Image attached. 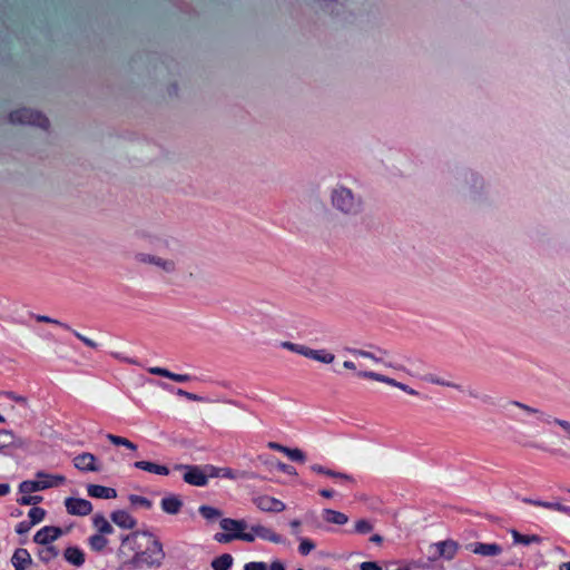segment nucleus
Listing matches in <instances>:
<instances>
[{
  "label": "nucleus",
  "instance_id": "ea45409f",
  "mask_svg": "<svg viewBox=\"0 0 570 570\" xmlns=\"http://www.w3.org/2000/svg\"><path fill=\"white\" fill-rule=\"evenodd\" d=\"M28 517L32 525L41 522L46 517V510L39 507H33L29 510Z\"/></svg>",
  "mask_w": 570,
  "mask_h": 570
},
{
  "label": "nucleus",
  "instance_id": "dca6fc26",
  "mask_svg": "<svg viewBox=\"0 0 570 570\" xmlns=\"http://www.w3.org/2000/svg\"><path fill=\"white\" fill-rule=\"evenodd\" d=\"M87 493L91 498L96 499H115L117 498V491L114 488H108L98 484H88Z\"/></svg>",
  "mask_w": 570,
  "mask_h": 570
},
{
  "label": "nucleus",
  "instance_id": "58836bf2",
  "mask_svg": "<svg viewBox=\"0 0 570 570\" xmlns=\"http://www.w3.org/2000/svg\"><path fill=\"white\" fill-rule=\"evenodd\" d=\"M284 454L292 461L294 462H305L306 460V455L305 453L301 450V449H297V448H288L287 450H284Z\"/></svg>",
  "mask_w": 570,
  "mask_h": 570
},
{
  "label": "nucleus",
  "instance_id": "052dcab7",
  "mask_svg": "<svg viewBox=\"0 0 570 570\" xmlns=\"http://www.w3.org/2000/svg\"><path fill=\"white\" fill-rule=\"evenodd\" d=\"M333 479H338V480L347 481V482H354V479L352 475L343 473V472H337V471H335V475H333Z\"/></svg>",
  "mask_w": 570,
  "mask_h": 570
},
{
  "label": "nucleus",
  "instance_id": "cd10ccee",
  "mask_svg": "<svg viewBox=\"0 0 570 570\" xmlns=\"http://www.w3.org/2000/svg\"><path fill=\"white\" fill-rule=\"evenodd\" d=\"M137 537H138L137 532L121 537V546L117 552V557L119 559H125L127 557V554L125 552L126 547H128L130 550H135V543H136Z\"/></svg>",
  "mask_w": 570,
  "mask_h": 570
},
{
  "label": "nucleus",
  "instance_id": "5701e85b",
  "mask_svg": "<svg viewBox=\"0 0 570 570\" xmlns=\"http://www.w3.org/2000/svg\"><path fill=\"white\" fill-rule=\"evenodd\" d=\"M305 357L312 358L324 364H331L335 360V355L333 353L326 350H313L311 347H307Z\"/></svg>",
  "mask_w": 570,
  "mask_h": 570
},
{
  "label": "nucleus",
  "instance_id": "13d9d810",
  "mask_svg": "<svg viewBox=\"0 0 570 570\" xmlns=\"http://www.w3.org/2000/svg\"><path fill=\"white\" fill-rule=\"evenodd\" d=\"M360 570H382V567L374 561H364L360 564Z\"/></svg>",
  "mask_w": 570,
  "mask_h": 570
},
{
  "label": "nucleus",
  "instance_id": "e433bc0d",
  "mask_svg": "<svg viewBox=\"0 0 570 570\" xmlns=\"http://www.w3.org/2000/svg\"><path fill=\"white\" fill-rule=\"evenodd\" d=\"M106 436L114 445H117V446L121 445V446H125L132 451L137 450V445L126 438L118 436L115 434H107Z\"/></svg>",
  "mask_w": 570,
  "mask_h": 570
},
{
  "label": "nucleus",
  "instance_id": "2eb2a0df",
  "mask_svg": "<svg viewBox=\"0 0 570 570\" xmlns=\"http://www.w3.org/2000/svg\"><path fill=\"white\" fill-rule=\"evenodd\" d=\"M111 521L118 527L131 530L137 525V521L125 510H116L110 514Z\"/></svg>",
  "mask_w": 570,
  "mask_h": 570
},
{
  "label": "nucleus",
  "instance_id": "9d476101",
  "mask_svg": "<svg viewBox=\"0 0 570 570\" xmlns=\"http://www.w3.org/2000/svg\"><path fill=\"white\" fill-rule=\"evenodd\" d=\"M73 465L76 469L83 472H100L101 465L97 464V459L89 452L78 454L73 459Z\"/></svg>",
  "mask_w": 570,
  "mask_h": 570
},
{
  "label": "nucleus",
  "instance_id": "69168bd1",
  "mask_svg": "<svg viewBox=\"0 0 570 570\" xmlns=\"http://www.w3.org/2000/svg\"><path fill=\"white\" fill-rule=\"evenodd\" d=\"M320 495L325 498V499H332L335 494V492L333 490H330V489H322L318 491Z\"/></svg>",
  "mask_w": 570,
  "mask_h": 570
},
{
  "label": "nucleus",
  "instance_id": "c756f323",
  "mask_svg": "<svg viewBox=\"0 0 570 570\" xmlns=\"http://www.w3.org/2000/svg\"><path fill=\"white\" fill-rule=\"evenodd\" d=\"M94 525L98 529L99 534H110L114 532L112 525L102 514H96L92 518Z\"/></svg>",
  "mask_w": 570,
  "mask_h": 570
},
{
  "label": "nucleus",
  "instance_id": "2f4dec72",
  "mask_svg": "<svg viewBox=\"0 0 570 570\" xmlns=\"http://www.w3.org/2000/svg\"><path fill=\"white\" fill-rule=\"evenodd\" d=\"M373 529H374V524L372 521H370L367 519H358L355 522L353 530H350L347 532L365 535V534L371 533L373 531Z\"/></svg>",
  "mask_w": 570,
  "mask_h": 570
},
{
  "label": "nucleus",
  "instance_id": "c03bdc74",
  "mask_svg": "<svg viewBox=\"0 0 570 570\" xmlns=\"http://www.w3.org/2000/svg\"><path fill=\"white\" fill-rule=\"evenodd\" d=\"M465 391L472 399L480 400L485 404L492 403V397L490 395L481 394L476 389L468 387Z\"/></svg>",
  "mask_w": 570,
  "mask_h": 570
},
{
  "label": "nucleus",
  "instance_id": "6e6552de",
  "mask_svg": "<svg viewBox=\"0 0 570 570\" xmlns=\"http://www.w3.org/2000/svg\"><path fill=\"white\" fill-rule=\"evenodd\" d=\"M65 507L69 514L85 517L91 513L92 504L90 501L80 498H67Z\"/></svg>",
  "mask_w": 570,
  "mask_h": 570
},
{
  "label": "nucleus",
  "instance_id": "774afa93",
  "mask_svg": "<svg viewBox=\"0 0 570 570\" xmlns=\"http://www.w3.org/2000/svg\"><path fill=\"white\" fill-rule=\"evenodd\" d=\"M269 570H286L285 566L281 561H273L269 566Z\"/></svg>",
  "mask_w": 570,
  "mask_h": 570
},
{
  "label": "nucleus",
  "instance_id": "a18cd8bd",
  "mask_svg": "<svg viewBox=\"0 0 570 570\" xmlns=\"http://www.w3.org/2000/svg\"><path fill=\"white\" fill-rule=\"evenodd\" d=\"M38 322H42V323H50V324H55V325H59L61 327H63L65 330L67 331H71V327L66 324V323H62L56 318H51L49 316H46V315H32Z\"/></svg>",
  "mask_w": 570,
  "mask_h": 570
},
{
  "label": "nucleus",
  "instance_id": "c9c22d12",
  "mask_svg": "<svg viewBox=\"0 0 570 570\" xmlns=\"http://www.w3.org/2000/svg\"><path fill=\"white\" fill-rule=\"evenodd\" d=\"M38 556L41 561L48 563L50 560L57 558L59 556V550L55 546H46L43 549L39 550Z\"/></svg>",
  "mask_w": 570,
  "mask_h": 570
},
{
  "label": "nucleus",
  "instance_id": "412c9836",
  "mask_svg": "<svg viewBox=\"0 0 570 570\" xmlns=\"http://www.w3.org/2000/svg\"><path fill=\"white\" fill-rule=\"evenodd\" d=\"M134 466L136 469L146 471L149 473H155L158 475H168L169 474V469L166 465L157 464V463H154L150 461H136L134 463Z\"/></svg>",
  "mask_w": 570,
  "mask_h": 570
},
{
  "label": "nucleus",
  "instance_id": "4468645a",
  "mask_svg": "<svg viewBox=\"0 0 570 570\" xmlns=\"http://www.w3.org/2000/svg\"><path fill=\"white\" fill-rule=\"evenodd\" d=\"M436 550V558L452 560L458 551V543L453 540L440 541L433 546Z\"/></svg>",
  "mask_w": 570,
  "mask_h": 570
},
{
  "label": "nucleus",
  "instance_id": "de8ad7c7",
  "mask_svg": "<svg viewBox=\"0 0 570 570\" xmlns=\"http://www.w3.org/2000/svg\"><path fill=\"white\" fill-rule=\"evenodd\" d=\"M42 501L40 495H23L17 500L21 505H36Z\"/></svg>",
  "mask_w": 570,
  "mask_h": 570
},
{
  "label": "nucleus",
  "instance_id": "3c124183",
  "mask_svg": "<svg viewBox=\"0 0 570 570\" xmlns=\"http://www.w3.org/2000/svg\"><path fill=\"white\" fill-rule=\"evenodd\" d=\"M148 372L150 374L167 377L169 380H171V376H173V372L168 371L167 368L158 367V366L149 367Z\"/></svg>",
  "mask_w": 570,
  "mask_h": 570
},
{
  "label": "nucleus",
  "instance_id": "6e6d98bb",
  "mask_svg": "<svg viewBox=\"0 0 570 570\" xmlns=\"http://www.w3.org/2000/svg\"><path fill=\"white\" fill-rule=\"evenodd\" d=\"M71 332L73 333V335L80 340L85 345H87L88 347H91V348H96L98 345L96 342H94L92 340L83 336L82 334H80L79 332L75 331V330H71Z\"/></svg>",
  "mask_w": 570,
  "mask_h": 570
},
{
  "label": "nucleus",
  "instance_id": "f257e3e1",
  "mask_svg": "<svg viewBox=\"0 0 570 570\" xmlns=\"http://www.w3.org/2000/svg\"><path fill=\"white\" fill-rule=\"evenodd\" d=\"M452 186L464 198L482 203L488 198V188L484 178L470 168H455L451 173Z\"/></svg>",
  "mask_w": 570,
  "mask_h": 570
},
{
  "label": "nucleus",
  "instance_id": "8fccbe9b",
  "mask_svg": "<svg viewBox=\"0 0 570 570\" xmlns=\"http://www.w3.org/2000/svg\"><path fill=\"white\" fill-rule=\"evenodd\" d=\"M1 393V396H6L17 403H20L22 405H27V399L22 395H18L16 394L14 392L12 391H2L0 392Z\"/></svg>",
  "mask_w": 570,
  "mask_h": 570
},
{
  "label": "nucleus",
  "instance_id": "0eeeda50",
  "mask_svg": "<svg viewBox=\"0 0 570 570\" xmlns=\"http://www.w3.org/2000/svg\"><path fill=\"white\" fill-rule=\"evenodd\" d=\"M511 404L517 406V407H519V409H521V410H523V411H525L529 414H539L540 415V420L546 422V423L553 422L554 424L559 425L566 433H568L569 439H570V421L562 420V419H553V420H551L550 416L544 415L539 409L529 406V405H527L524 403H521L519 401H512Z\"/></svg>",
  "mask_w": 570,
  "mask_h": 570
},
{
  "label": "nucleus",
  "instance_id": "a878e982",
  "mask_svg": "<svg viewBox=\"0 0 570 570\" xmlns=\"http://www.w3.org/2000/svg\"><path fill=\"white\" fill-rule=\"evenodd\" d=\"M206 471L209 474V478H226V479H236V472L229 468H217L210 464L206 465Z\"/></svg>",
  "mask_w": 570,
  "mask_h": 570
},
{
  "label": "nucleus",
  "instance_id": "680f3d73",
  "mask_svg": "<svg viewBox=\"0 0 570 570\" xmlns=\"http://www.w3.org/2000/svg\"><path fill=\"white\" fill-rule=\"evenodd\" d=\"M311 471L315 472V473H318V474H324L327 472V468L321 465V464H312L309 466Z\"/></svg>",
  "mask_w": 570,
  "mask_h": 570
},
{
  "label": "nucleus",
  "instance_id": "7c9ffc66",
  "mask_svg": "<svg viewBox=\"0 0 570 570\" xmlns=\"http://www.w3.org/2000/svg\"><path fill=\"white\" fill-rule=\"evenodd\" d=\"M233 557L229 553H224L212 561L213 570H229L233 566Z\"/></svg>",
  "mask_w": 570,
  "mask_h": 570
},
{
  "label": "nucleus",
  "instance_id": "b1692460",
  "mask_svg": "<svg viewBox=\"0 0 570 570\" xmlns=\"http://www.w3.org/2000/svg\"><path fill=\"white\" fill-rule=\"evenodd\" d=\"M322 517L326 522L337 525H343L348 521V517L345 513L333 509H324L322 511Z\"/></svg>",
  "mask_w": 570,
  "mask_h": 570
},
{
  "label": "nucleus",
  "instance_id": "a19ab883",
  "mask_svg": "<svg viewBox=\"0 0 570 570\" xmlns=\"http://www.w3.org/2000/svg\"><path fill=\"white\" fill-rule=\"evenodd\" d=\"M298 540V552L302 556H307L315 549V543L311 539L299 537Z\"/></svg>",
  "mask_w": 570,
  "mask_h": 570
},
{
  "label": "nucleus",
  "instance_id": "7ed1b4c3",
  "mask_svg": "<svg viewBox=\"0 0 570 570\" xmlns=\"http://www.w3.org/2000/svg\"><path fill=\"white\" fill-rule=\"evenodd\" d=\"M165 559L163 544L159 540L154 539L151 544L145 551L135 552L130 560H124L120 569L135 570L141 568L144 564L147 567H160Z\"/></svg>",
  "mask_w": 570,
  "mask_h": 570
},
{
  "label": "nucleus",
  "instance_id": "c85d7f7f",
  "mask_svg": "<svg viewBox=\"0 0 570 570\" xmlns=\"http://www.w3.org/2000/svg\"><path fill=\"white\" fill-rule=\"evenodd\" d=\"M154 266L160 268L166 274H174L177 271V264L174 259L163 258L157 255L154 261Z\"/></svg>",
  "mask_w": 570,
  "mask_h": 570
},
{
  "label": "nucleus",
  "instance_id": "393cba45",
  "mask_svg": "<svg viewBox=\"0 0 570 570\" xmlns=\"http://www.w3.org/2000/svg\"><path fill=\"white\" fill-rule=\"evenodd\" d=\"M357 375L363 379H370V380H374L377 382L386 383V384L395 386L397 389H399V385L401 384V382H397L394 379H391L386 375L379 374V373H375L372 371H360V372H357Z\"/></svg>",
  "mask_w": 570,
  "mask_h": 570
},
{
  "label": "nucleus",
  "instance_id": "423d86ee",
  "mask_svg": "<svg viewBox=\"0 0 570 570\" xmlns=\"http://www.w3.org/2000/svg\"><path fill=\"white\" fill-rule=\"evenodd\" d=\"M209 474L206 471V465H190L187 472L184 473V481L190 485L205 487L208 483Z\"/></svg>",
  "mask_w": 570,
  "mask_h": 570
},
{
  "label": "nucleus",
  "instance_id": "f3484780",
  "mask_svg": "<svg viewBox=\"0 0 570 570\" xmlns=\"http://www.w3.org/2000/svg\"><path fill=\"white\" fill-rule=\"evenodd\" d=\"M11 563L17 570L23 569L32 564V558L29 551L24 548H18L14 550L11 557Z\"/></svg>",
  "mask_w": 570,
  "mask_h": 570
},
{
  "label": "nucleus",
  "instance_id": "72a5a7b5",
  "mask_svg": "<svg viewBox=\"0 0 570 570\" xmlns=\"http://www.w3.org/2000/svg\"><path fill=\"white\" fill-rule=\"evenodd\" d=\"M198 512L207 521H215L218 518H220L223 514V512L219 509L210 507V505H200L198 508Z\"/></svg>",
  "mask_w": 570,
  "mask_h": 570
},
{
  "label": "nucleus",
  "instance_id": "79ce46f5",
  "mask_svg": "<svg viewBox=\"0 0 570 570\" xmlns=\"http://www.w3.org/2000/svg\"><path fill=\"white\" fill-rule=\"evenodd\" d=\"M281 346L283 348H285V350H288L291 352L297 353V354L303 355V356H305L307 347H308V346L301 345V344H295V343H292V342H288V341L282 342Z\"/></svg>",
  "mask_w": 570,
  "mask_h": 570
},
{
  "label": "nucleus",
  "instance_id": "338daca9",
  "mask_svg": "<svg viewBox=\"0 0 570 570\" xmlns=\"http://www.w3.org/2000/svg\"><path fill=\"white\" fill-rule=\"evenodd\" d=\"M560 504L559 502H549V501H546L544 504H543V508L546 509H550V510H556V511H559L560 509Z\"/></svg>",
  "mask_w": 570,
  "mask_h": 570
},
{
  "label": "nucleus",
  "instance_id": "09e8293b",
  "mask_svg": "<svg viewBox=\"0 0 570 570\" xmlns=\"http://www.w3.org/2000/svg\"><path fill=\"white\" fill-rule=\"evenodd\" d=\"M347 351L350 353H352L353 355H356V356H361V357H365V358H371L375 362H381V358L375 356V354L368 352V351H365V350H358V348H347Z\"/></svg>",
  "mask_w": 570,
  "mask_h": 570
},
{
  "label": "nucleus",
  "instance_id": "aec40b11",
  "mask_svg": "<svg viewBox=\"0 0 570 570\" xmlns=\"http://www.w3.org/2000/svg\"><path fill=\"white\" fill-rule=\"evenodd\" d=\"M219 525L224 531H226V533L245 532V530L248 528V524L245 520H236L230 518L222 519Z\"/></svg>",
  "mask_w": 570,
  "mask_h": 570
},
{
  "label": "nucleus",
  "instance_id": "4d7b16f0",
  "mask_svg": "<svg viewBox=\"0 0 570 570\" xmlns=\"http://www.w3.org/2000/svg\"><path fill=\"white\" fill-rule=\"evenodd\" d=\"M244 570H267V566L265 562H248L245 564Z\"/></svg>",
  "mask_w": 570,
  "mask_h": 570
},
{
  "label": "nucleus",
  "instance_id": "bf43d9fd",
  "mask_svg": "<svg viewBox=\"0 0 570 570\" xmlns=\"http://www.w3.org/2000/svg\"><path fill=\"white\" fill-rule=\"evenodd\" d=\"M171 380L178 383H185L191 380L189 374H176L173 373Z\"/></svg>",
  "mask_w": 570,
  "mask_h": 570
},
{
  "label": "nucleus",
  "instance_id": "e2e57ef3",
  "mask_svg": "<svg viewBox=\"0 0 570 570\" xmlns=\"http://www.w3.org/2000/svg\"><path fill=\"white\" fill-rule=\"evenodd\" d=\"M522 502H524L527 504H532V505H535V507H542L543 508V504H544L546 501L533 500V499H530V498H523Z\"/></svg>",
  "mask_w": 570,
  "mask_h": 570
},
{
  "label": "nucleus",
  "instance_id": "39448f33",
  "mask_svg": "<svg viewBox=\"0 0 570 570\" xmlns=\"http://www.w3.org/2000/svg\"><path fill=\"white\" fill-rule=\"evenodd\" d=\"M36 476L38 479H53V483H39L38 480H26L19 484V492L28 494L49 488L59 487L66 482V478L63 475H51L43 471L37 472Z\"/></svg>",
  "mask_w": 570,
  "mask_h": 570
},
{
  "label": "nucleus",
  "instance_id": "37998d69",
  "mask_svg": "<svg viewBox=\"0 0 570 570\" xmlns=\"http://www.w3.org/2000/svg\"><path fill=\"white\" fill-rule=\"evenodd\" d=\"M128 499H129L130 503L134 505H140L145 509H151V507H153V502L145 497H140L137 494H130L128 497Z\"/></svg>",
  "mask_w": 570,
  "mask_h": 570
},
{
  "label": "nucleus",
  "instance_id": "a211bd4d",
  "mask_svg": "<svg viewBox=\"0 0 570 570\" xmlns=\"http://www.w3.org/2000/svg\"><path fill=\"white\" fill-rule=\"evenodd\" d=\"M214 540L219 543H229L233 540H243L245 542H254V534L245 532H218L214 535Z\"/></svg>",
  "mask_w": 570,
  "mask_h": 570
},
{
  "label": "nucleus",
  "instance_id": "bb28decb",
  "mask_svg": "<svg viewBox=\"0 0 570 570\" xmlns=\"http://www.w3.org/2000/svg\"><path fill=\"white\" fill-rule=\"evenodd\" d=\"M511 534L513 538V542L517 544L529 546L531 543H540L542 541V538L538 534L525 535V534H521L520 532H518L514 529L511 530Z\"/></svg>",
  "mask_w": 570,
  "mask_h": 570
},
{
  "label": "nucleus",
  "instance_id": "f8f14e48",
  "mask_svg": "<svg viewBox=\"0 0 570 570\" xmlns=\"http://www.w3.org/2000/svg\"><path fill=\"white\" fill-rule=\"evenodd\" d=\"M248 528L250 529V531L248 533L254 534V539L256 537H258L263 540H267V541H271L273 543H278V544L285 543V541H286L284 537L274 532L271 528H267V527H264L261 524H253Z\"/></svg>",
  "mask_w": 570,
  "mask_h": 570
},
{
  "label": "nucleus",
  "instance_id": "1a4fd4ad",
  "mask_svg": "<svg viewBox=\"0 0 570 570\" xmlns=\"http://www.w3.org/2000/svg\"><path fill=\"white\" fill-rule=\"evenodd\" d=\"M63 534V530L55 525H46L37 531L33 535V541L37 544L49 546Z\"/></svg>",
  "mask_w": 570,
  "mask_h": 570
},
{
  "label": "nucleus",
  "instance_id": "f704fd0d",
  "mask_svg": "<svg viewBox=\"0 0 570 570\" xmlns=\"http://www.w3.org/2000/svg\"><path fill=\"white\" fill-rule=\"evenodd\" d=\"M426 382L429 383H432V384H436V385H441V386H446V387H453V389H456L459 391H463L462 386L459 385V384H455L453 382H450V381H445L434 374H428L423 377Z\"/></svg>",
  "mask_w": 570,
  "mask_h": 570
},
{
  "label": "nucleus",
  "instance_id": "ddd939ff",
  "mask_svg": "<svg viewBox=\"0 0 570 570\" xmlns=\"http://www.w3.org/2000/svg\"><path fill=\"white\" fill-rule=\"evenodd\" d=\"M468 549L483 557H495L499 556L503 549L498 543H483V542H473L468 546Z\"/></svg>",
  "mask_w": 570,
  "mask_h": 570
},
{
  "label": "nucleus",
  "instance_id": "603ef678",
  "mask_svg": "<svg viewBox=\"0 0 570 570\" xmlns=\"http://www.w3.org/2000/svg\"><path fill=\"white\" fill-rule=\"evenodd\" d=\"M176 394L179 395V396H184L186 397L187 400L189 401H195V402H202L204 401V397L197 395V394H194V393H190V392H187L185 390H181V389H178L176 391Z\"/></svg>",
  "mask_w": 570,
  "mask_h": 570
},
{
  "label": "nucleus",
  "instance_id": "473e14b6",
  "mask_svg": "<svg viewBox=\"0 0 570 570\" xmlns=\"http://www.w3.org/2000/svg\"><path fill=\"white\" fill-rule=\"evenodd\" d=\"M88 543L91 550L100 552L107 547L108 539H106L104 534L96 533L89 537Z\"/></svg>",
  "mask_w": 570,
  "mask_h": 570
},
{
  "label": "nucleus",
  "instance_id": "4c0bfd02",
  "mask_svg": "<svg viewBox=\"0 0 570 570\" xmlns=\"http://www.w3.org/2000/svg\"><path fill=\"white\" fill-rule=\"evenodd\" d=\"M14 443V434L10 430H0V451L7 449Z\"/></svg>",
  "mask_w": 570,
  "mask_h": 570
},
{
  "label": "nucleus",
  "instance_id": "9b49d317",
  "mask_svg": "<svg viewBox=\"0 0 570 570\" xmlns=\"http://www.w3.org/2000/svg\"><path fill=\"white\" fill-rule=\"evenodd\" d=\"M255 505L264 512H282L286 505L281 500L269 495H259L254 499Z\"/></svg>",
  "mask_w": 570,
  "mask_h": 570
},
{
  "label": "nucleus",
  "instance_id": "0e129e2a",
  "mask_svg": "<svg viewBox=\"0 0 570 570\" xmlns=\"http://www.w3.org/2000/svg\"><path fill=\"white\" fill-rule=\"evenodd\" d=\"M399 389L404 391L405 393H407L410 395H417L419 394L417 391L413 390L412 387H410L409 385L403 384V383H401L399 385Z\"/></svg>",
  "mask_w": 570,
  "mask_h": 570
},
{
  "label": "nucleus",
  "instance_id": "20e7f679",
  "mask_svg": "<svg viewBox=\"0 0 570 570\" xmlns=\"http://www.w3.org/2000/svg\"><path fill=\"white\" fill-rule=\"evenodd\" d=\"M9 121L11 124L32 125L41 129H47L50 124L43 114L29 108H21L10 112Z\"/></svg>",
  "mask_w": 570,
  "mask_h": 570
},
{
  "label": "nucleus",
  "instance_id": "49530a36",
  "mask_svg": "<svg viewBox=\"0 0 570 570\" xmlns=\"http://www.w3.org/2000/svg\"><path fill=\"white\" fill-rule=\"evenodd\" d=\"M155 257H156V255L142 253V252L136 253L134 255L135 262H137L139 264H149V265H154Z\"/></svg>",
  "mask_w": 570,
  "mask_h": 570
},
{
  "label": "nucleus",
  "instance_id": "5fc2aeb1",
  "mask_svg": "<svg viewBox=\"0 0 570 570\" xmlns=\"http://www.w3.org/2000/svg\"><path fill=\"white\" fill-rule=\"evenodd\" d=\"M32 523L30 521H21L17 524L16 527V532L18 534H26L30 531V529L32 528Z\"/></svg>",
  "mask_w": 570,
  "mask_h": 570
},
{
  "label": "nucleus",
  "instance_id": "4be33fe9",
  "mask_svg": "<svg viewBox=\"0 0 570 570\" xmlns=\"http://www.w3.org/2000/svg\"><path fill=\"white\" fill-rule=\"evenodd\" d=\"M63 557L67 562L75 567H81L85 563V553L78 547H68L63 552Z\"/></svg>",
  "mask_w": 570,
  "mask_h": 570
},
{
  "label": "nucleus",
  "instance_id": "6ab92c4d",
  "mask_svg": "<svg viewBox=\"0 0 570 570\" xmlns=\"http://www.w3.org/2000/svg\"><path fill=\"white\" fill-rule=\"evenodd\" d=\"M160 505L164 512L168 514H177L183 507V501L178 495L169 494L161 499Z\"/></svg>",
  "mask_w": 570,
  "mask_h": 570
},
{
  "label": "nucleus",
  "instance_id": "864d4df0",
  "mask_svg": "<svg viewBox=\"0 0 570 570\" xmlns=\"http://www.w3.org/2000/svg\"><path fill=\"white\" fill-rule=\"evenodd\" d=\"M277 470L285 473V474H288V475H296L297 472H296V469L289 464H286V463H283V462H278L277 465H276Z\"/></svg>",
  "mask_w": 570,
  "mask_h": 570
},
{
  "label": "nucleus",
  "instance_id": "f03ea898",
  "mask_svg": "<svg viewBox=\"0 0 570 570\" xmlns=\"http://www.w3.org/2000/svg\"><path fill=\"white\" fill-rule=\"evenodd\" d=\"M330 200L332 207L345 217H357L365 209L363 196L344 185L332 188Z\"/></svg>",
  "mask_w": 570,
  "mask_h": 570
}]
</instances>
